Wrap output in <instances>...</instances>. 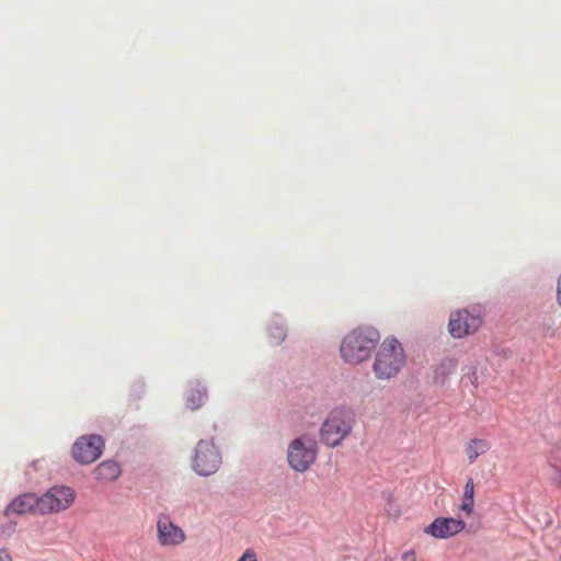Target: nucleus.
<instances>
[{
    "mask_svg": "<svg viewBox=\"0 0 561 561\" xmlns=\"http://www.w3.org/2000/svg\"><path fill=\"white\" fill-rule=\"evenodd\" d=\"M206 399V391L204 388H194L191 389L190 394L186 400V405L191 410H196L201 408Z\"/></svg>",
    "mask_w": 561,
    "mask_h": 561,
    "instance_id": "15",
    "label": "nucleus"
},
{
    "mask_svg": "<svg viewBox=\"0 0 561 561\" xmlns=\"http://www.w3.org/2000/svg\"><path fill=\"white\" fill-rule=\"evenodd\" d=\"M271 336L275 340V343H280L285 340V330L279 325L271 328Z\"/></svg>",
    "mask_w": 561,
    "mask_h": 561,
    "instance_id": "17",
    "label": "nucleus"
},
{
    "mask_svg": "<svg viewBox=\"0 0 561 561\" xmlns=\"http://www.w3.org/2000/svg\"><path fill=\"white\" fill-rule=\"evenodd\" d=\"M287 458L294 470L305 472L316 459L314 443L305 437L296 438L289 445Z\"/></svg>",
    "mask_w": 561,
    "mask_h": 561,
    "instance_id": "7",
    "label": "nucleus"
},
{
    "mask_svg": "<svg viewBox=\"0 0 561 561\" xmlns=\"http://www.w3.org/2000/svg\"><path fill=\"white\" fill-rule=\"evenodd\" d=\"M157 538L162 547H175L186 540V535L169 516L163 515L157 522Z\"/></svg>",
    "mask_w": 561,
    "mask_h": 561,
    "instance_id": "9",
    "label": "nucleus"
},
{
    "mask_svg": "<svg viewBox=\"0 0 561 561\" xmlns=\"http://www.w3.org/2000/svg\"><path fill=\"white\" fill-rule=\"evenodd\" d=\"M557 302L561 307V275L559 276L557 283Z\"/></svg>",
    "mask_w": 561,
    "mask_h": 561,
    "instance_id": "19",
    "label": "nucleus"
},
{
    "mask_svg": "<svg viewBox=\"0 0 561 561\" xmlns=\"http://www.w3.org/2000/svg\"><path fill=\"white\" fill-rule=\"evenodd\" d=\"M354 423V414L350 410L334 409L321 426L322 443L329 447L339 446L351 434Z\"/></svg>",
    "mask_w": 561,
    "mask_h": 561,
    "instance_id": "3",
    "label": "nucleus"
},
{
    "mask_svg": "<svg viewBox=\"0 0 561 561\" xmlns=\"http://www.w3.org/2000/svg\"><path fill=\"white\" fill-rule=\"evenodd\" d=\"M405 365V354L398 340L386 339L379 346L373 370L378 379H390Z\"/></svg>",
    "mask_w": 561,
    "mask_h": 561,
    "instance_id": "2",
    "label": "nucleus"
},
{
    "mask_svg": "<svg viewBox=\"0 0 561 561\" xmlns=\"http://www.w3.org/2000/svg\"><path fill=\"white\" fill-rule=\"evenodd\" d=\"M491 448V444L485 438H472L465 446V453L468 462L473 463L478 457L484 455Z\"/></svg>",
    "mask_w": 561,
    "mask_h": 561,
    "instance_id": "12",
    "label": "nucleus"
},
{
    "mask_svg": "<svg viewBox=\"0 0 561 561\" xmlns=\"http://www.w3.org/2000/svg\"><path fill=\"white\" fill-rule=\"evenodd\" d=\"M221 462L220 455L211 442L201 440L193 458V469L201 476L215 473Z\"/></svg>",
    "mask_w": 561,
    "mask_h": 561,
    "instance_id": "6",
    "label": "nucleus"
},
{
    "mask_svg": "<svg viewBox=\"0 0 561 561\" xmlns=\"http://www.w3.org/2000/svg\"><path fill=\"white\" fill-rule=\"evenodd\" d=\"M379 340V332L375 328L359 327L344 337L340 347L341 355L347 363H362L369 358Z\"/></svg>",
    "mask_w": 561,
    "mask_h": 561,
    "instance_id": "1",
    "label": "nucleus"
},
{
    "mask_svg": "<svg viewBox=\"0 0 561 561\" xmlns=\"http://www.w3.org/2000/svg\"><path fill=\"white\" fill-rule=\"evenodd\" d=\"M474 510V482L472 478H469L463 488V494L459 511L466 515H471Z\"/></svg>",
    "mask_w": 561,
    "mask_h": 561,
    "instance_id": "14",
    "label": "nucleus"
},
{
    "mask_svg": "<svg viewBox=\"0 0 561 561\" xmlns=\"http://www.w3.org/2000/svg\"><path fill=\"white\" fill-rule=\"evenodd\" d=\"M76 492L69 486H53L39 496V514L66 511L75 502Z\"/></svg>",
    "mask_w": 561,
    "mask_h": 561,
    "instance_id": "4",
    "label": "nucleus"
},
{
    "mask_svg": "<svg viewBox=\"0 0 561 561\" xmlns=\"http://www.w3.org/2000/svg\"><path fill=\"white\" fill-rule=\"evenodd\" d=\"M0 560L1 561H12L10 554L5 551H0Z\"/></svg>",
    "mask_w": 561,
    "mask_h": 561,
    "instance_id": "21",
    "label": "nucleus"
},
{
    "mask_svg": "<svg viewBox=\"0 0 561 561\" xmlns=\"http://www.w3.org/2000/svg\"><path fill=\"white\" fill-rule=\"evenodd\" d=\"M446 363L448 364V366L450 368H455V366H456V363L453 359H447Z\"/></svg>",
    "mask_w": 561,
    "mask_h": 561,
    "instance_id": "22",
    "label": "nucleus"
},
{
    "mask_svg": "<svg viewBox=\"0 0 561 561\" xmlns=\"http://www.w3.org/2000/svg\"><path fill=\"white\" fill-rule=\"evenodd\" d=\"M104 449L102 436L96 434L80 436L71 448L75 460L81 465H89L98 460Z\"/></svg>",
    "mask_w": 561,
    "mask_h": 561,
    "instance_id": "5",
    "label": "nucleus"
},
{
    "mask_svg": "<svg viewBox=\"0 0 561 561\" xmlns=\"http://www.w3.org/2000/svg\"><path fill=\"white\" fill-rule=\"evenodd\" d=\"M465 528L466 523L460 518L437 517L424 528V533L437 539H446L458 535Z\"/></svg>",
    "mask_w": 561,
    "mask_h": 561,
    "instance_id": "10",
    "label": "nucleus"
},
{
    "mask_svg": "<svg viewBox=\"0 0 561 561\" xmlns=\"http://www.w3.org/2000/svg\"><path fill=\"white\" fill-rule=\"evenodd\" d=\"M39 496L34 493H25L14 499L5 508L4 514H39Z\"/></svg>",
    "mask_w": 561,
    "mask_h": 561,
    "instance_id": "11",
    "label": "nucleus"
},
{
    "mask_svg": "<svg viewBox=\"0 0 561 561\" xmlns=\"http://www.w3.org/2000/svg\"><path fill=\"white\" fill-rule=\"evenodd\" d=\"M469 379H470V382H471L474 387H478L479 381H478V377H477V375H476V371H473L471 375H469Z\"/></svg>",
    "mask_w": 561,
    "mask_h": 561,
    "instance_id": "20",
    "label": "nucleus"
},
{
    "mask_svg": "<svg viewBox=\"0 0 561 561\" xmlns=\"http://www.w3.org/2000/svg\"><path fill=\"white\" fill-rule=\"evenodd\" d=\"M238 561H257V557L255 551L249 548L244 551V553L239 558Z\"/></svg>",
    "mask_w": 561,
    "mask_h": 561,
    "instance_id": "18",
    "label": "nucleus"
},
{
    "mask_svg": "<svg viewBox=\"0 0 561 561\" xmlns=\"http://www.w3.org/2000/svg\"><path fill=\"white\" fill-rule=\"evenodd\" d=\"M551 474L550 480L553 485L561 489V468L554 465H550Z\"/></svg>",
    "mask_w": 561,
    "mask_h": 561,
    "instance_id": "16",
    "label": "nucleus"
},
{
    "mask_svg": "<svg viewBox=\"0 0 561 561\" xmlns=\"http://www.w3.org/2000/svg\"><path fill=\"white\" fill-rule=\"evenodd\" d=\"M482 324V317L468 310H457L450 314L448 331L455 339L474 333Z\"/></svg>",
    "mask_w": 561,
    "mask_h": 561,
    "instance_id": "8",
    "label": "nucleus"
},
{
    "mask_svg": "<svg viewBox=\"0 0 561 561\" xmlns=\"http://www.w3.org/2000/svg\"><path fill=\"white\" fill-rule=\"evenodd\" d=\"M95 478L103 481H114L121 474V467L117 462L106 460L94 469Z\"/></svg>",
    "mask_w": 561,
    "mask_h": 561,
    "instance_id": "13",
    "label": "nucleus"
}]
</instances>
